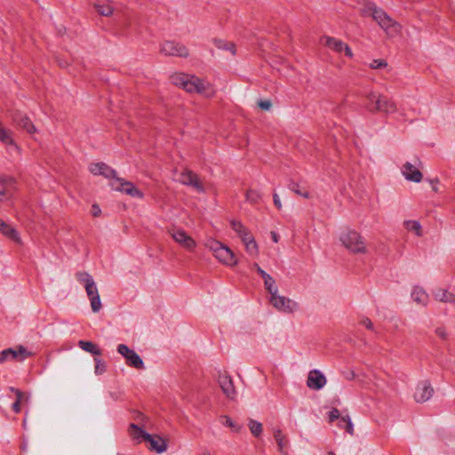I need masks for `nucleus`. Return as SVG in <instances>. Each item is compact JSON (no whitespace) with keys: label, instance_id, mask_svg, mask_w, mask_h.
<instances>
[{"label":"nucleus","instance_id":"f257e3e1","mask_svg":"<svg viewBox=\"0 0 455 455\" xmlns=\"http://www.w3.org/2000/svg\"><path fill=\"white\" fill-rule=\"evenodd\" d=\"M89 172L94 176H102L108 180V186L114 191L126 195L132 198L142 200L144 192L134 183L117 176L116 170L102 162L91 163Z\"/></svg>","mask_w":455,"mask_h":455},{"label":"nucleus","instance_id":"f03ea898","mask_svg":"<svg viewBox=\"0 0 455 455\" xmlns=\"http://www.w3.org/2000/svg\"><path fill=\"white\" fill-rule=\"evenodd\" d=\"M172 84L184 89L189 93H198L206 98H212L215 95L213 85L200 77L194 75L176 73L172 75Z\"/></svg>","mask_w":455,"mask_h":455},{"label":"nucleus","instance_id":"7ed1b4c3","mask_svg":"<svg viewBox=\"0 0 455 455\" xmlns=\"http://www.w3.org/2000/svg\"><path fill=\"white\" fill-rule=\"evenodd\" d=\"M362 14L372 17L388 37H395L401 32L402 26L389 17L383 10L378 9L374 4H366L362 9Z\"/></svg>","mask_w":455,"mask_h":455},{"label":"nucleus","instance_id":"20e7f679","mask_svg":"<svg viewBox=\"0 0 455 455\" xmlns=\"http://www.w3.org/2000/svg\"><path fill=\"white\" fill-rule=\"evenodd\" d=\"M342 246L353 254H365L368 251L364 237L356 230L346 228L339 234Z\"/></svg>","mask_w":455,"mask_h":455},{"label":"nucleus","instance_id":"39448f33","mask_svg":"<svg viewBox=\"0 0 455 455\" xmlns=\"http://www.w3.org/2000/svg\"><path fill=\"white\" fill-rule=\"evenodd\" d=\"M76 278L85 290L92 311L98 313L102 308V303L93 277L86 272H78L76 275Z\"/></svg>","mask_w":455,"mask_h":455},{"label":"nucleus","instance_id":"423d86ee","mask_svg":"<svg viewBox=\"0 0 455 455\" xmlns=\"http://www.w3.org/2000/svg\"><path fill=\"white\" fill-rule=\"evenodd\" d=\"M205 246L212 251L220 262L230 267L237 264V259L233 251L222 243L210 238L206 241Z\"/></svg>","mask_w":455,"mask_h":455},{"label":"nucleus","instance_id":"0eeeda50","mask_svg":"<svg viewBox=\"0 0 455 455\" xmlns=\"http://www.w3.org/2000/svg\"><path fill=\"white\" fill-rule=\"evenodd\" d=\"M179 181L200 194L206 193L210 188V185L204 179L188 169H185L180 172Z\"/></svg>","mask_w":455,"mask_h":455},{"label":"nucleus","instance_id":"6e6552de","mask_svg":"<svg viewBox=\"0 0 455 455\" xmlns=\"http://www.w3.org/2000/svg\"><path fill=\"white\" fill-rule=\"evenodd\" d=\"M269 302L276 310L286 314H291L299 307L296 301L285 296H281L278 292L270 296Z\"/></svg>","mask_w":455,"mask_h":455},{"label":"nucleus","instance_id":"1a4fd4ad","mask_svg":"<svg viewBox=\"0 0 455 455\" xmlns=\"http://www.w3.org/2000/svg\"><path fill=\"white\" fill-rule=\"evenodd\" d=\"M33 355L26 347L19 346L13 348L4 349L0 352V363H4L9 360H15L21 362L26 358Z\"/></svg>","mask_w":455,"mask_h":455},{"label":"nucleus","instance_id":"9d476101","mask_svg":"<svg viewBox=\"0 0 455 455\" xmlns=\"http://www.w3.org/2000/svg\"><path fill=\"white\" fill-rule=\"evenodd\" d=\"M117 352L124 357L126 364L130 367L141 370L144 368V363L140 355L132 349L129 348L124 344H120L117 347Z\"/></svg>","mask_w":455,"mask_h":455},{"label":"nucleus","instance_id":"9b49d317","mask_svg":"<svg viewBox=\"0 0 455 455\" xmlns=\"http://www.w3.org/2000/svg\"><path fill=\"white\" fill-rule=\"evenodd\" d=\"M321 43L337 53H344L349 59H352L354 56L351 48L339 39L331 36H323L321 39Z\"/></svg>","mask_w":455,"mask_h":455},{"label":"nucleus","instance_id":"f8f14e48","mask_svg":"<svg viewBox=\"0 0 455 455\" xmlns=\"http://www.w3.org/2000/svg\"><path fill=\"white\" fill-rule=\"evenodd\" d=\"M434 394V388L427 380L419 382L414 392V399L417 403H424L428 401Z\"/></svg>","mask_w":455,"mask_h":455},{"label":"nucleus","instance_id":"ddd939ff","mask_svg":"<svg viewBox=\"0 0 455 455\" xmlns=\"http://www.w3.org/2000/svg\"><path fill=\"white\" fill-rule=\"evenodd\" d=\"M15 189V180L8 176H0V201L10 199Z\"/></svg>","mask_w":455,"mask_h":455},{"label":"nucleus","instance_id":"4468645a","mask_svg":"<svg viewBox=\"0 0 455 455\" xmlns=\"http://www.w3.org/2000/svg\"><path fill=\"white\" fill-rule=\"evenodd\" d=\"M12 121L18 128L25 131L29 135H34L38 132L31 119L26 115L16 114L12 116Z\"/></svg>","mask_w":455,"mask_h":455},{"label":"nucleus","instance_id":"2eb2a0df","mask_svg":"<svg viewBox=\"0 0 455 455\" xmlns=\"http://www.w3.org/2000/svg\"><path fill=\"white\" fill-rule=\"evenodd\" d=\"M401 172L403 177L409 181L419 183L422 180L423 175L419 167L410 162H406L403 164Z\"/></svg>","mask_w":455,"mask_h":455},{"label":"nucleus","instance_id":"dca6fc26","mask_svg":"<svg viewBox=\"0 0 455 455\" xmlns=\"http://www.w3.org/2000/svg\"><path fill=\"white\" fill-rule=\"evenodd\" d=\"M172 239L188 251H193L196 246V241L181 229L172 232Z\"/></svg>","mask_w":455,"mask_h":455},{"label":"nucleus","instance_id":"f3484780","mask_svg":"<svg viewBox=\"0 0 455 455\" xmlns=\"http://www.w3.org/2000/svg\"><path fill=\"white\" fill-rule=\"evenodd\" d=\"M326 384L325 376L318 370H312L308 372L307 385L310 389L319 390Z\"/></svg>","mask_w":455,"mask_h":455},{"label":"nucleus","instance_id":"a211bd4d","mask_svg":"<svg viewBox=\"0 0 455 455\" xmlns=\"http://www.w3.org/2000/svg\"><path fill=\"white\" fill-rule=\"evenodd\" d=\"M219 383L226 396L229 399H234L235 396V389L231 378L226 374L220 375Z\"/></svg>","mask_w":455,"mask_h":455},{"label":"nucleus","instance_id":"6ab92c4d","mask_svg":"<svg viewBox=\"0 0 455 455\" xmlns=\"http://www.w3.org/2000/svg\"><path fill=\"white\" fill-rule=\"evenodd\" d=\"M0 233L6 238L10 239L17 244H21L22 241L18 231L11 225L0 220Z\"/></svg>","mask_w":455,"mask_h":455},{"label":"nucleus","instance_id":"aec40b11","mask_svg":"<svg viewBox=\"0 0 455 455\" xmlns=\"http://www.w3.org/2000/svg\"><path fill=\"white\" fill-rule=\"evenodd\" d=\"M382 95L376 92H370L366 95L364 108L371 113H377L379 109Z\"/></svg>","mask_w":455,"mask_h":455},{"label":"nucleus","instance_id":"412c9836","mask_svg":"<svg viewBox=\"0 0 455 455\" xmlns=\"http://www.w3.org/2000/svg\"><path fill=\"white\" fill-rule=\"evenodd\" d=\"M146 442L148 443V448L151 451H156V452H162L167 448L166 441L156 435H149Z\"/></svg>","mask_w":455,"mask_h":455},{"label":"nucleus","instance_id":"4be33fe9","mask_svg":"<svg viewBox=\"0 0 455 455\" xmlns=\"http://www.w3.org/2000/svg\"><path fill=\"white\" fill-rule=\"evenodd\" d=\"M230 225L232 229L240 237L242 242L247 241L253 237L251 231L241 221L233 220L230 221Z\"/></svg>","mask_w":455,"mask_h":455},{"label":"nucleus","instance_id":"5701e85b","mask_svg":"<svg viewBox=\"0 0 455 455\" xmlns=\"http://www.w3.org/2000/svg\"><path fill=\"white\" fill-rule=\"evenodd\" d=\"M93 6L96 12L102 16H110L114 12L113 3L109 0H96Z\"/></svg>","mask_w":455,"mask_h":455},{"label":"nucleus","instance_id":"b1692460","mask_svg":"<svg viewBox=\"0 0 455 455\" xmlns=\"http://www.w3.org/2000/svg\"><path fill=\"white\" fill-rule=\"evenodd\" d=\"M433 297L437 301L455 305V294L445 289L438 288L435 290Z\"/></svg>","mask_w":455,"mask_h":455},{"label":"nucleus","instance_id":"393cba45","mask_svg":"<svg viewBox=\"0 0 455 455\" xmlns=\"http://www.w3.org/2000/svg\"><path fill=\"white\" fill-rule=\"evenodd\" d=\"M411 299L419 305L426 307L428 303L429 298L427 291L419 286H414L411 291Z\"/></svg>","mask_w":455,"mask_h":455},{"label":"nucleus","instance_id":"a878e982","mask_svg":"<svg viewBox=\"0 0 455 455\" xmlns=\"http://www.w3.org/2000/svg\"><path fill=\"white\" fill-rule=\"evenodd\" d=\"M379 103L380 105L379 112H381L385 115H391L397 112L395 102L387 96L382 95L381 101Z\"/></svg>","mask_w":455,"mask_h":455},{"label":"nucleus","instance_id":"bb28decb","mask_svg":"<svg viewBox=\"0 0 455 455\" xmlns=\"http://www.w3.org/2000/svg\"><path fill=\"white\" fill-rule=\"evenodd\" d=\"M129 434L132 439L137 443L146 442L149 435L135 424L130 426Z\"/></svg>","mask_w":455,"mask_h":455},{"label":"nucleus","instance_id":"cd10ccee","mask_svg":"<svg viewBox=\"0 0 455 455\" xmlns=\"http://www.w3.org/2000/svg\"><path fill=\"white\" fill-rule=\"evenodd\" d=\"M0 141L5 145H15L12 131L5 128L4 124L1 121H0Z\"/></svg>","mask_w":455,"mask_h":455},{"label":"nucleus","instance_id":"c85d7f7f","mask_svg":"<svg viewBox=\"0 0 455 455\" xmlns=\"http://www.w3.org/2000/svg\"><path fill=\"white\" fill-rule=\"evenodd\" d=\"M78 346L84 351L89 352L92 355H100L101 354L100 349L91 341L80 340Z\"/></svg>","mask_w":455,"mask_h":455},{"label":"nucleus","instance_id":"c756f323","mask_svg":"<svg viewBox=\"0 0 455 455\" xmlns=\"http://www.w3.org/2000/svg\"><path fill=\"white\" fill-rule=\"evenodd\" d=\"M188 55L189 50L185 44L181 43L172 44V56L187 58Z\"/></svg>","mask_w":455,"mask_h":455},{"label":"nucleus","instance_id":"7c9ffc66","mask_svg":"<svg viewBox=\"0 0 455 455\" xmlns=\"http://www.w3.org/2000/svg\"><path fill=\"white\" fill-rule=\"evenodd\" d=\"M274 436H275V442L278 445L279 451L281 452H284V450L286 449L287 444H288L286 436L283 434V432L280 429H276L275 431Z\"/></svg>","mask_w":455,"mask_h":455},{"label":"nucleus","instance_id":"2f4dec72","mask_svg":"<svg viewBox=\"0 0 455 455\" xmlns=\"http://www.w3.org/2000/svg\"><path fill=\"white\" fill-rule=\"evenodd\" d=\"M245 247L246 251L253 257L258 256L259 254V246L254 239V237L243 242Z\"/></svg>","mask_w":455,"mask_h":455},{"label":"nucleus","instance_id":"473e14b6","mask_svg":"<svg viewBox=\"0 0 455 455\" xmlns=\"http://www.w3.org/2000/svg\"><path fill=\"white\" fill-rule=\"evenodd\" d=\"M339 427L344 428L351 435H354V427L351 419L348 415L343 416L339 419L338 423Z\"/></svg>","mask_w":455,"mask_h":455},{"label":"nucleus","instance_id":"72a5a7b5","mask_svg":"<svg viewBox=\"0 0 455 455\" xmlns=\"http://www.w3.org/2000/svg\"><path fill=\"white\" fill-rule=\"evenodd\" d=\"M263 280H264V286H265L266 290L268 291V293L270 294V296H273L274 294L278 292V288L275 285V282L269 275L265 276L263 278Z\"/></svg>","mask_w":455,"mask_h":455},{"label":"nucleus","instance_id":"f704fd0d","mask_svg":"<svg viewBox=\"0 0 455 455\" xmlns=\"http://www.w3.org/2000/svg\"><path fill=\"white\" fill-rule=\"evenodd\" d=\"M403 226L408 231L413 232L416 235H421V226L418 221L406 220L404 221Z\"/></svg>","mask_w":455,"mask_h":455},{"label":"nucleus","instance_id":"c9c22d12","mask_svg":"<svg viewBox=\"0 0 455 455\" xmlns=\"http://www.w3.org/2000/svg\"><path fill=\"white\" fill-rule=\"evenodd\" d=\"M220 422L222 425L230 427L232 431L235 433H239L242 429V426L234 422L228 416H221Z\"/></svg>","mask_w":455,"mask_h":455},{"label":"nucleus","instance_id":"e433bc0d","mask_svg":"<svg viewBox=\"0 0 455 455\" xmlns=\"http://www.w3.org/2000/svg\"><path fill=\"white\" fill-rule=\"evenodd\" d=\"M289 188L296 193L297 195L304 197V198H309L310 194L307 190H306L304 188H301L298 183L291 182L289 185Z\"/></svg>","mask_w":455,"mask_h":455},{"label":"nucleus","instance_id":"4c0bfd02","mask_svg":"<svg viewBox=\"0 0 455 455\" xmlns=\"http://www.w3.org/2000/svg\"><path fill=\"white\" fill-rule=\"evenodd\" d=\"M249 428L251 432V434L258 437L260 435V434L262 433V425L261 423L256 421V420H253V419H251L249 421Z\"/></svg>","mask_w":455,"mask_h":455},{"label":"nucleus","instance_id":"58836bf2","mask_svg":"<svg viewBox=\"0 0 455 455\" xmlns=\"http://www.w3.org/2000/svg\"><path fill=\"white\" fill-rule=\"evenodd\" d=\"M261 196L259 191L249 189L246 192V200L251 204H257L259 202Z\"/></svg>","mask_w":455,"mask_h":455},{"label":"nucleus","instance_id":"ea45409f","mask_svg":"<svg viewBox=\"0 0 455 455\" xmlns=\"http://www.w3.org/2000/svg\"><path fill=\"white\" fill-rule=\"evenodd\" d=\"M371 69H382L387 67V62L383 59L373 60L369 63Z\"/></svg>","mask_w":455,"mask_h":455},{"label":"nucleus","instance_id":"a19ab883","mask_svg":"<svg viewBox=\"0 0 455 455\" xmlns=\"http://www.w3.org/2000/svg\"><path fill=\"white\" fill-rule=\"evenodd\" d=\"M95 368L94 372L96 375H101L106 371V364L99 358H94Z\"/></svg>","mask_w":455,"mask_h":455},{"label":"nucleus","instance_id":"79ce46f5","mask_svg":"<svg viewBox=\"0 0 455 455\" xmlns=\"http://www.w3.org/2000/svg\"><path fill=\"white\" fill-rule=\"evenodd\" d=\"M437 337H439L443 340H447L449 338V333L447 329L443 326H439L435 331Z\"/></svg>","mask_w":455,"mask_h":455},{"label":"nucleus","instance_id":"37998d69","mask_svg":"<svg viewBox=\"0 0 455 455\" xmlns=\"http://www.w3.org/2000/svg\"><path fill=\"white\" fill-rule=\"evenodd\" d=\"M329 422L332 423L333 421L340 419V413L338 409L333 408L328 414Z\"/></svg>","mask_w":455,"mask_h":455},{"label":"nucleus","instance_id":"c03bdc74","mask_svg":"<svg viewBox=\"0 0 455 455\" xmlns=\"http://www.w3.org/2000/svg\"><path fill=\"white\" fill-rule=\"evenodd\" d=\"M15 394L17 395V401H19L20 403H26L28 402V395L23 394L20 390H14Z\"/></svg>","mask_w":455,"mask_h":455},{"label":"nucleus","instance_id":"a18cd8bd","mask_svg":"<svg viewBox=\"0 0 455 455\" xmlns=\"http://www.w3.org/2000/svg\"><path fill=\"white\" fill-rule=\"evenodd\" d=\"M258 105L261 109L264 110H269L272 106L269 100H259Z\"/></svg>","mask_w":455,"mask_h":455},{"label":"nucleus","instance_id":"49530a36","mask_svg":"<svg viewBox=\"0 0 455 455\" xmlns=\"http://www.w3.org/2000/svg\"><path fill=\"white\" fill-rule=\"evenodd\" d=\"M101 213V210L98 204H93L91 209V214L93 217H99Z\"/></svg>","mask_w":455,"mask_h":455},{"label":"nucleus","instance_id":"de8ad7c7","mask_svg":"<svg viewBox=\"0 0 455 455\" xmlns=\"http://www.w3.org/2000/svg\"><path fill=\"white\" fill-rule=\"evenodd\" d=\"M253 267L257 270V272L259 274V275L264 278L268 274L264 271L257 263H254Z\"/></svg>","mask_w":455,"mask_h":455},{"label":"nucleus","instance_id":"09e8293b","mask_svg":"<svg viewBox=\"0 0 455 455\" xmlns=\"http://www.w3.org/2000/svg\"><path fill=\"white\" fill-rule=\"evenodd\" d=\"M362 324L369 329V330H372L373 329V323L369 319V318H365L362 321Z\"/></svg>","mask_w":455,"mask_h":455},{"label":"nucleus","instance_id":"8fccbe9b","mask_svg":"<svg viewBox=\"0 0 455 455\" xmlns=\"http://www.w3.org/2000/svg\"><path fill=\"white\" fill-rule=\"evenodd\" d=\"M273 199H274V204L275 205V207L278 210H280L282 208V203H281V200H280L278 195L277 194H274Z\"/></svg>","mask_w":455,"mask_h":455},{"label":"nucleus","instance_id":"3c124183","mask_svg":"<svg viewBox=\"0 0 455 455\" xmlns=\"http://www.w3.org/2000/svg\"><path fill=\"white\" fill-rule=\"evenodd\" d=\"M224 48L235 54V45L232 43H225Z\"/></svg>","mask_w":455,"mask_h":455},{"label":"nucleus","instance_id":"603ef678","mask_svg":"<svg viewBox=\"0 0 455 455\" xmlns=\"http://www.w3.org/2000/svg\"><path fill=\"white\" fill-rule=\"evenodd\" d=\"M20 405L21 403L19 402V401H15V403H13L12 405V409L15 412H20Z\"/></svg>","mask_w":455,"mask_h":455},{"label":"nucleus","instance_id":"864d4df0","mask_svg":"<svg viewBox=\"0 0 455 455\" xmlns=\"http://www.w3.org/2000/svg\"><path fill=\"white\" fill-rule=\"evenodd\" d=\"M271 238L275 243L279 241V235L275 232H271Z\"/></svg>","mask_w":455,"mask_h":455},{"label":"nucleus","instance_id":"5fc2aeb1","mask_svg":"<svg viewBox=\"0 0 455 455\" xmlns=\"http://www.w3.org/2000/svg\"><path fill=\"white\" fill-rule=\"evenodd\" d=\"M202 455H211V454H210V452L205 451V452H204Z\"/></svg>","mask_w":455,"mask_h":455},{"label":"nucleus","instance_id":"6e6d98bb","mask_svg":"<svg viewBox=\"0 0 455 455\" xmlns=\"http://www.w3.org/2000/svg\"><path fill=\"white\" fill-rule=\"evenodd\" d=\"M328 455H335V453L333 451H330Z\"/></svg>","mask_w":455,"mask_h":455}]
</instances>
